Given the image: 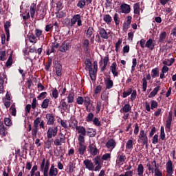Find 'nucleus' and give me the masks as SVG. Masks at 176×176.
<instances>
[{
    "label": "nucleus",
    "instance_id": "1",
    "mask_svg": "<svg viewBox=\"0 0 176 176\" xmlns=\"http://www.w3.org/2000/svg\"><path fill=\"white\" fill-rule=\"evenodd\" d=\"M50 168V171H49ZM40 171L43 172V176H57L58 169L54 167V164H52L50 167V160L43 158L40 165Z\"/></svg>",
    "mask_w": 176,
    "mask_h": 176
},
{
    "label": "nucleus",
    "instance_id": "2",
    "mask_svg": "<svg viewBox=\"0 0 176 176\" xmlns=\"http://www.w3.org/2000/svg\"><path fill=\"white\" fill-rule=\"evenodd\" d=\"M138 138V142H141L146 146V148H148V136L144 129L140 130Z\"/></svg>",
    "mask_w": 176,
    "mask_h": 176
},
{
    "label": "nucleus",
    "instance_id": "3",
    "mask_svg": "<svg viewBox=\"0 0 176 176\" xmlns=\"http://www.w3.org/2000/svg\"><path fill=\"white\" fill-rule=\"evenodd\" d=\"M36 14L38 17V20H43L46 16V10L41 5H38L36 8Z\"/></svg>",
    "mask_w": 176,
    "mask_h": 176
},
{
    "label": "nucleus",
    "instance_id": "4",
    "mask_svg": "<svg viewBox=\"0 0 176 176\" xmlns=\"http://www.w3.org/2000/svg\"><path fill=\"white\" fill-rule=\"evenodd\" d=\"M57 133H58V128L57 126L49 127L47 132V138H53V137L57 135Z\"/></svg>",
    "mask_w": 176,
    "mask_h": 176
},
{
    "label": "nucleus",
    "instance_id": "5",
    "mask_svg": "<svg viewBox=\"0 0 176 176\" xmlns=\"http://www.w3.org/2000/svg\"><path fill=\"white\" fill-rule=\"evenodd\" d=\"M167 174L166 176H174V168L173 167V161L170 160L166 162V167Z\"/></svg>",
    "mask_w": 176,
    "mask_h": 176
},
{
    "label": "nucleus",
    "instance_id": "6",
    "mask_svg": "<svg viewBox=\"0 0 176 176\" xmlns=\"http://www.w3.org/2000/svg\"><path fill=\"white\" fill-rule=\"evenodd\" d=\"M71 49V45L69 42L63 41L61 45L59 47V52L61 53H66Z\"/></svg>",
    "mask_w": 176,
    "mask_h": 176
},
{
    "label": "nucleus",
    "instance_id": "7",
    "mask_svg": "<svg viewBox=\"0 0 176 176\" xmlns=\"http://www.w3.org/2000/svg\"><path fill=\"white\" fill-rule=\"evenodd\" d=\"M88 151L92 156H96L98 153H100V151L97 148V146L94 144H91L88 146Z\"/></svg>",
    "mask_w": 176,
    "mask_h": 176
},
{
    "label": "nucleus",
    "instance_id": "8",
    "mask_svg": "<svg viewBox=\"0 0 176 176\" xmlns=\"http://www.w3.org/2000/svg\"><path fill=\"white\" fill-rule=\"evenodd\" d=\"M50 47H51L50 50V49L47 50V52H46L47 56H50L52 53H54V52H56V49H58L60 47V44L56 42H53L52 43V45Z\"/></svg>",
    "mask_w": 176,
    "mask_h": 176
},
{
    "label": "nucleus",
    "instance_id": "9",
    "mask_svg": "<svg viewBox=\"0 0 176 176\" xmlns=\"http://www.w3.org/2000/svg\"><path fill=\"white\" fill-rule=\"evenodd\" d=\"M83 164L85 166V168H87L89 171H94V163L89 159H86L83 161Z\"/></svg>",
    "mask_w": 176,
    "mask_h": 176
},
{
    "label": "nucleus",
    "instance_id": "10",
    "mask_svg": "<svg viewBox=\"0 0 176 176\" xmlns=\"http://www.w3.org/2000/svg\"><path fill=\"white\" fill-rule=\"evenodd\" d=\"M106 147L107 149H111L110 152H112V150L116 147V141L112 138L109 139L106 143Z\"/></svg>",
    "mask_w": 176,
    "mask_h": 176
},
{
    "label": "nucleus",
    "instance_id": "11",
    "mask_svg": "<svg viewBox=\"0 0 176 176\" xmlns=\"http://www.w3.org/2000/svg\"><path fill=\"white\" fill-rule=\"evenodd\" d=\"M55 71L57 76L61 77L63 75V65L56 62L55 63Z\"/></svg>",
    "mask_w": 176,
    "mask_h": 176
},
{
    "label": "nucleus",
    "instance_id": "12",
    "mask_svg": "<svg viewBox=\"0 0 176 176\" xmlns=\"http://www.w3.org/2000/svg\"><path fill=\"white\" fill-rule=\"evenodd\" d=\"M98 32L102 39H108V38H109L107 30H105L103 28L99 27Z\"/></svg>",
    "mask_w": 176,
    "mask_h": 176
},
{
    "label": "nucleus",
    "instance_id": "13",
    "mask_svg": "<svg viewBox=\"0 0 176 176\" xmlns=\"http://www.w3.org/2000/svg\"><path fill=\"white\" fill-rule=\"evenodd\" d=\"M46 119H47V124L48 126H52L54 124V122L56 121V119L54 118V115L47 113L46 114Z\"/></svg>",
    "mask_w": 176,
    "mask_h": 176
},
{
    "label": "nucleus",
    "instance_id": "14",
    "mask_svg": "<svg viewBox=\"0 0 176 176\" xmlns=\"http://www.w3.org/2000/svg\"><path fill=\"white\" fill-rule=\"evenodd\" d=\"M146 80H151V74H148L146 75V77H144L142 78V90L143 91H146V87H148V81Z\"/></svg>",
    "mask_w": 176,
    "mask_h": 176
},
{
    "label": "nucleus",
    "instance_id": "15",
    "mask_svg": "<svg viewBox=\"0 0 176 176\" xmlns=\"http://www.w3.org/2000/svg\"><path fill=\"white\" fill-rule=\"evenodd\" d=\"M121 13H124L125 14H129L131 12L130 5L123 3L120 6Z\"/></svg>",
    "mask_w": 176,
    "mask_h": 176
},
{
    "label": "nucleus",
    "instance_id": "16",
    "mask_svg": "<svg viewBox=\"0 0 176 176\" xmlns=\"http://www.w3.org/2000/svg\"><path fill=\"white\" fill-rule=\"evenodd\" d=\"M111 71L114 77L119 76V72H118V65L116 64V62H114L111 64Z\"/></svg>",
    "mask_w": 176,
    "mask_h": 176
},
{
    "label": "nucleus",
    "instance_id": "17",
    "mask_svg": "<svg viewBox=\"0 0 176 176\" xmlns=\"http://www.w3.org/2000/svg\"><path fill=\"white\" fill-rule=\"evenodd\" d=\"M56 146H61L63 144H65V135H62V137L60 139H56L54 142Z\"/></svg>",
    "mask_w": 176,
    "mask_h": 176
},
{
    "label": "nucleus",
    "instance_id": "18",
    "mask_svg": "<svg viewBox=\"0 0 176 176\" xmlns=\"http://www.w3.org/2000/svg\"><path fill=\"white\" fill-rule=\"evenodd\" d=\"M60 102L63 111H64L65 112H69V108L71 107V104L69 105L68 103L65 102V99H62Z\"/></svg>",
    "mask_w": 176,
    "mask_h": 176
},
{
    "label": "nucleus",
    "instance_id": "19",
    "mask_svg": "<svg viewBox=\"0 0 176 176\" xmlns=\"http://www.w3.org/2000/svg\"><path fill=\"white\" fill-rule=\"evenodd\" d=\"M116 162L118 163V164H120V163H124V162H126V155L124 153L120 154L118 153Z\"/></svg>",
    "mask_w": 176,
    "mask_h": 176
},
{
    "label": "nucleus",
    "instance_id": "20",
    "mask_svg": "<svg viewBox=\"0 0 176 176\" xmlns=\"http://www.w3.org/2000/svg\"><path fill=\"white\" fill-rule=\"evenodd\" d=\"M97 135V131H96V129L93 128H89L87 131V135L90 138H93L94 137H96Z\"/></svg>",
    "mask_w": 176,
    "mask_h": 176
},
{
    "label": "nucleus",
    "instance_id": "21",
    "mask_svg": "<svg viewBox=\"0 0 176 176\" xmlns=\"http://www.w3.org/2000/svg\"><path fill=\"white\" fill-rule=\"evenodd\" d=\"M86 149H87L86 145L80 144L78 149L79 155H80V156H83V155H85V153H86Z\"/></svg>",
    "mask_w": 176,
    "mask_h": 176
},
{
    "label": "nucleus",
    "instance_id": "22",
    "mask_svg": "<svg viewBox=\"0 0 176 176\" xmlns=\"http://www.w3.org/2000/svg\"><path fill=\"white\" fill-rule=\"evenodd\" d=\"M131 20H133V17L131 16H128L126 22H124L123 24V28L124 30H129V28H130V25L131 24Z\"/></svg>",
    "mask_w": 176,
    "mask_h": 176
},
{
    "label": "nucleus",
    "instance_id": "23",
    "mask_svg": "<svg viewBox=\"0 0 176 176\" xmlns=\"http://www.w3.org/2000/svg\"><path fill=\"white\" fill-rule=\"evenodd\" d=\"M80 135H87L86 128L83 126H78L76 129Z\"/></svg>",
    "mask_w": 176,
    "mask_h": 176
},
{
    "label": "nucleus",
    "instance_id": "24",
    "mask_svg": "<svg viewBox=\"0 0 176 176\" xmlns=\"http://www.w3.org/2000/svg\"><path fill=\"white\" fill-rule=\"evenodd\" d=\"M69 126L72 127V129H77L79 126H78V120H76L74 118H71V120L69 121Z\"/></svg>",
    "mask_w": 176,
    "mask_h": 176
},
{
    "label": "nucleus",
    "instance_id": "25",
    "mask_svg": "<svg viewBox=\"0 0 176 176\" xmlns=\"http://www.w3.org/2000/svg\"><path fill=\"white\" fill-rule=\"evenodd\" d=\"M146 47H148V49H150L151 50H153L155 49V44H153V40L152 38H149L145 45Z\"/></svg>",
    "mask_w": 176,
    "mask_h": 176
},
{
    "label": "nucleus",
    "instance_id": "26",
    "mask_svg": "<svg viewBox=\"0 0 176 176\" xmlns=\"http://www.w3.org/2000/svg\"><path fill=\"white\" fill-rule=\"evenodd\" d=\"M79 17H80V14H77L73 16V18L70 21L71 27L75 25L76 23H78V20H79Z\"/></svg>",
    "mask_w": 176,
    "mask_h": 176
},
{
    "label": "nucleus",
    "instance_id": "27",
    "mask_svg": "<svg viewBox=\"0 0 176 176\" xmlns=\"http://www.w3.org/2000/svg\"><path fill=\"white\" fill-rule=\"evenodd\" d=\"M87 69H89V74L91 80H96L95 74H96V72H97V71L94 70V69H93V67H91L90 68H88Z\"/></svg>",
    "mask_w": 176,
    "mask_h": 176
},
{
    "label": "nucleus",
    "instance_id": "28",
    "mask_svg": "<svg viewBox=\"0 0 176 176\" xmlns=\"http://www.w3.org/2000/svg\"><path fill=\"white\" fill-rule=\"evenodd\" d=\"M105 86L107 90H109L113 87V81L111 80V78H108L107 80L105 81Z\"/></svg>",
    "mask_w": 176,
    "mask_h": 176
},
{
    "label": "nucleus",
    "instance_id": "29",
    "mask_svg": "<svg viewBox=\"0 0 176 176\" xmlns=\"http://www.w3.org/2000/svg\"><path fill=\"white\" fill-rule=\"evenodd\" d=\"M166 36H167V33L166 32H161L160 34L158 42H160V43H164Z\"/></svg>",
    "mask_w": 176,
    "mask_h": 176
},
{
    "label": "nucleus",
    "instance_id": "30",
    "mask_svg": "<svg viewBox=\"0 0 176 176\" xmlns=\"http://www.w3.org/2000/svg\"><path fill=\"white\" fill-rule=\"evenodd\" d=\"M160 90V86H157L155 88H154L153 91H151L150 93V94L148 95L149 98H152L155 97V96H156V94H157V93Z\"/></svg>",
    "mask_w": 176,
    "mask_h": 176
},
{
    "label": "nucleus",
    "instance_id": "31",
    "mask_svg": "<svg viewBox=\"0 0 176 176\" xmlns=\"http://www.w3.org/2000/svg\"><path fill=\"white\" fill-rule=\"evenodd\" d=\"M103 21L104 23H106V24H111V23H112V16L108 14H104L103 16Z\"/></svg>",
    "mask_w": 176,
    "mask_h": 176
},
{
    "label": "nucleus",
    "instance_id": "32",
    "mask_svg": "<svg viewBox=\"0 0 176 176\" xmlns=\"http://www.w3.org/2000/svg\"><path fill=\"white\" fill-rule=\"evenodd\" d=\"M28 38L30 42V43H36L38 41V38L35 36L34 34H30L28 35Z\"/></svg>",
    "mask_w": 176,
    "mask_h": 176
},
{
    "label": "nucleus",
    "instance_id": "33",
    "mask_svg": "<svg viewBox=\"0 0 176 176\" xmlns=\"http://www.w3.org/2000/svg\"><path fill=\"white\" fill-rule=\"evenodd\" d=\"M12 64H13V51H12V52L6 63V66L12 67Z\"/></svg>",
    "mask_w": 176,
    "mask_h": 176
},
{
    "label": "nucleus",
    "instance_id": "34",
    "mask_svg": "<svg viewBox=\"0 0 176 176\" xmlns=\"http://www.w3.org/2000/svg\"><path fill=\"white\" fill-rule=\"evenodd\" d=\"M75 94L74 92L71 91L69 92L68 96H67V102L69 104H72L74 102V100H75Z\"/></svg>",
    "mask_w": 176,
    "mask_h": 176
},
{
    "label": "nucleus",
    "instance_id": "35",
    "mask_svg": "<svg viewBox=\"0 0 176 176\" xmlns=\"http://www.w3.org/2000/svg\"><path fill=\"white\" fill-rule=\"evenodd\" d=\"M49 102H50V100H49V98H45L41 104V108L43 109L49 108Z\"/></svg>",
    "mask_w": 176,
    "mask_h": 176
},
{
    "label": "nucleus",
    "instance_id": "36",
    "mask_svg": "<svg viewBox=\"0 0 176 176\" xmlns=\"http://www.w3.org/2000/svg\"><path fill=\"white\" fill-rule=\"evenodd\" d=\"M52 144H53V138H47V140L45 142V145L47 149H50V148H52Z\"/></svg>",
    "mask_w": 176,
    "mask_h": 176
},
{
    "label": "nucleus",
    "instance_id": "37",
    "mask_svg": "<svg viewBox=\"0 0 176 176\" xmlns=\"http://www.w3.org/2000/svg\"><path fill=\"white\" fill-rule=\"evenodd\" d=\"M94 34V28L93 27H89L87 30L86 37L91 38V36Z\"/></svg>",
    "mask_w": 176,
    "mask_h": 176
},
{
    "label": "nucleus",
    "instance_id": "38",
    "mask_svg": "<svg viewBox=\"0 0 176 176\" xmlns=\"http://www.w3.org/2000/svg\"><path fill=\"white\" fill-rule=\"evenodd\" d=\"M89 45H90V42L89 41V39H85L82 43V47L85 52L89 51Z\"/></svg>",
    "mask_w": 176,
    "mask_h": 176
},
{
    "label": "nucleus",
    "instance_id": "39",
    "mask_svg": "<svg viewBox=\"0 0 176 176\" xmlns=\"http://www.w3.org/2000/svg\"><path fill=\"white\" fill-rule=\"evenodd\" d=\"M140 3H135L133 5V12H134V14L140 15Z\"/></svg>",
    "mask_w": 176,
    "mask_h": 176
},
{
    "label": "nucleus",
    "instance_id": "40",
    "mask_svg": "<svg viewBox=\"0 0 176 176\" xmlns=\"http://www.w3.org/2000/svg\"><path fill=\"white\" fill-rule=\"evenodd\" d=\"M35 12H36V6L32 3L30 6V14L32 19H34V16H35Z\"/></svg>",
    "mask_w": 176,
    "mask_h": 176
},
{
    "label": "nucleus",
    "instance_id": "41",
    "mask_svg": "<svg viewBox=\"0 0 176 176\" xmlns=\"http://www.w3.org/2000/svg\"><path fill=\"white\" fill-rule=\"evenodd\" d=\"M92 160H93L95 166L98 165V164H101V163L102 162V160H101V155H97Z\"/></svg>",
    "mask_w": 176,
    "mask_h": 176
},
{
    "label": "nucleus",
    "instance_id": "42",
    "mask_svg": "<svg viewBox=\"0 0 176 176\" xmlns=\"http://www.w3.org/2000/svg\"><path fill=\"white\" fill-rule=\"evenodd\" d=\"M94 120V114L93 113H88L87 116L85 118L86 122L88 123H91L93 120Z\"/></svg>",
    "mask_w": 176,
    "mask_h": 176
},
{
    "label": "nucleus",
    "instance_id": "43",
    "mask_svg": "<svg viewBox=\"0 0 176 176\" xmlns=\"http://www.w3.org/2000/svg\"><path fill=\"white\" fill-rule=\"evenodd\" d=\"M122 111L125 113L130 112V111H131V105H130V104L129 103L124 104V107H122Z\"/></svg>",
    "mask_w": 176,
    "mask_h": 176
},
{
    "label": "nucleus",
    "instance_id": "44",
    "mask_svg": "<svg viewBox=\"0 0 176 176\" xmlns=\"http://www.w3.org/2000/svg\"><path fill=\"white\" fill-rule=\"evenodd\" d=\"M151 76L153 78H157V76H159V69L157 67H155V68L152 69Z\"/></svg>",
    "mask_w": 176,
    "mask_h": 176
},
{
    "label": "nucleus",
    "instance_id": "45",
    "mask_svg": "<svg viewBox=\"0 0 176 176\" xmlns=\"http://www.w3.org/2000/svg\"><path fill=\"white\" fill-rule=\"evenodd\" d=\"M144 175V165L140 164L138 166V175Z\"/></svg>",
    "mask_w": 176,
    "mask_h": 176
},
{
    "label": "nucleus",
    "instance_id": "46",
    "mask_svg": "<svg viewBox=\"0 0 176 176\" xmlns=\"http://www.w3.org/2000/svg\"><path fill=\"white\" fill-rule=\"evenodd\" d=\"M12 24L10 23V21H6L4 24V30L6 32H10V30L9 28H10Z\"/></svg>",
    "mask_w": 176,
    "mask_h": 176
},
{
    "label": "nucleus",
    "instance_id": "47",
    "mask_svg": "<svg viewBox=\"0 0 176 176\" xmlns=\"http://www.w3.org/2000/svg\"><path fill=\"white\" fill-rule=\"evenodd\" d=\"M131 93H133L132 88H129L126 91H124L122 94L123 98H126V97H129V96H130V94H131Z\"/></svg>",
    "mask_w": 176,
    "mask_h": 176
},
{
    "label": "nucleus",
    "instance_id": "48",
    "mask_svg": "<svg viewBox=\"0 0 176 176\" xmlns=\"http://www.w3.org/2000/svg\"><path fill=\"white\" fill-rule=\"evenodd\" d=\"M5 79H6V80H8V76H6V74L3 73L0 76V85H3V83H5Z\"/></svg>",
    "mask_w": 176,
    "mask_h": 176
},
{
    "label": "nucleus",
    "instance_id": "49",
    "mask_svg": "<svg viewBox=\"0 0 176 176\" xmlns=\"http://www.w3.org/2000/svg\"><path fill=\"white\" fill-rule=\"evenodd\" d=\"M85 5H86V0H80L77 3V6L78 8H80V9H83Z\"/></svg>",
    "mask_w": 176,
    "mask_h": 176
},
{
    "label": "nucleus",
    "instance_id": "50",
    "mask_svg": "<svg viewBox=\"0 0 176 176\" xmlns=\"http://www.w3.org/2000/svg\"><path fill=\"white\" fill-rule=\"evenodd\" d=\"M135 67H137V58H133L132 60V66H131V72L133 73L134 71H135Z\"/></svg>",
    "mask_w": 176,
    "mask_h": 176
},
{
    "label": "nucleus",
    "instance_id": "51",
    "mask_svg": "<svg viewBox=\"0 0 176 176\" xmlns=\"http://www.w3.org/2000/svg\"><path fill=\"white\" fill-rule=\"evenodd\" d=\"M67 13L65 12V10L58 12L56 13V16L58 17V19H63V17H65Z\"/></svg>",
    "mask_w": 176,
    "mask_h": 176
},
{
    "label": "nucleus",
    "instance_id": "52",
    "mask_svg": "<svg viewBox=\"0 0 176 176\" xmlns=\"http://www.w3.org/2000/svg\"><path fill=\"white\" fill-rule=\"evenodd\" d=\"M133 140H129L126 144V149H133Z\"/></svg>",
    "mask_w": 176,
    "mask_h": 176
},
{
    "label": "nucleus",
    "instance_id": "53",
    "mask_svg": "<svg viewBox=\"0 0 176 176\" xmlns=\"http://www.w3.org/2000/svg\"><path fill=\"white\" fill-rule=\"evenodd\" d=\"M0 60L5 61L6 60V51L0 50Z\"/></svg>",
    "mask_w": 176,
    "mask_h": 176
},
{
    "label": "nucleus",
    "instance_id": "54",
    "mask_svg": "<svg viewBox=\"0 0 176 176\" xmlns=\"http://www.w3.org/2000/svg\"><path fill=\"white\" fill-rule=\"evenodd\" d=\"M113 20L116 25H119V23H120V20H119V14L118 13L114 14Z\"/></svg>",
    "mask_w": 176,
    "mask_h": 176
},
{
    "label": "nucleus",
    "instance_id": "55",
    "mask_svg": "<svg viewBox=\"0 0 176 176\" xmlns=\"http://www.w3.org/2000/svg\"><path fill=\"white\" fill-rule=\"evenodd\" d=\"M102 105V102L101 100H98L96 103V113H100V111H101V107Z\"/></svg>",
    "mask_w": 176,
    "mask_h": 176
},
{
    "label": "nucleus",
    "instance_id": "56",
    "mask_svg": "<svg viewBox=\"0 0 176 176\" xmlns=\"http://www.w3.org/2000/svg\"><path fill=\"white\" fill-rule=\"evenodd\" d=\"M4 124H6V126H8V127H10V126H12V120L10 119V118H4Z\"/></svg>",
    "mask_w": 176,
    "mask_h": 176
},
{
    "label": "nucleus",
    "instance_id": "57",
    "mask_svg": "<svg viewBox=\"0 0 176 176\" xmlns=\"http://www.w3.org/2000/svg\"><path fill=\"white\" fill-rule=\"evenodd\" d=\"M85 107L87 109L90 106V98L88 96L85 97L84 100Z\"/></svg>",
    "mask_w": 176,
    "mask_h": 176
},
{
    "label": "nucleus",
    "instance_id": "58",
    "mask_svg": "<svg viewBox=\"0 0 176 176\" xmlns=\"http://www.w3.org/2000/svg\"><path fill=\"white\" fill-rule=\"evenodd\" d=\"M42 121V119H41V118L38 117L36 118V120L34 121L33 124H34V127H39V124L41 123V122Z\"/></svg>",
    "mask_w": 176,
    "mask_h": 176
},
{
    "label": "nucleus",
    "instance_id": "59",
    "mask_svg": "<svg viewBox=\"0 0 176 176\" xmlns=\"http://www.w3.org/2000/svg\"><path fill=\"white\" fill-rule=\"evenodd\" d=\"M123 41L122 38H119L118 42L116 43V52L118 53L119 52V47H120V45H122V43Z\"/></svg>",
    "mask_w": 176,
    "mask_h": 176
},
{
    "label": "nucleus",
    "instance_id": "60",
    "mask_svg": "<svg viewBox=\"0 0 176 176\" xmlns=\"http://www.w3.org/2000/svg\"><path fill=\"white\" fill-rule=\"evenodd\" d=\"M92 122H93V123L95 126H101V122L100 121V120L97 117H95L94 118V120H92Z\"/></svg>",
    "mask_w": 176,
    "mask_h": 176
},
{
    "label": "nucleus",
    "instance_id": "61",
    "mask_svg": "<svg viewBox=\"0 0 176 176\" xmlns=\"http://www.w3.org/2000/svg\"><path fill=\"white\" fill-rule=\"evenodd\" d=\"M38 130L39 129L37 126H34V129L32 130V135L33 138H35V137H36Z\"/></svg>",
    "mask_w": 176,
    "mask_h": 176
},
{
    "label": "nucleus",
    "instance_id": "62",
    "mask_svg": "<svg viewBox=\"0 0 176 176\" xmlns=\"http://www.w3.org/2000/svg\"><path fill=\"white\" fill-rule=\"evenodd\" d=\"M0 135L1 137H6L8 135V131L6 128H0Z\"/></svg>",
    "mask_w": 176,
    "mask_h": 176
},
{
    "label": "nucleus",
    "instance_id": "63",
    "mask_svg": "<svg viewBox=\"0 0 176 176\" xmlns=\"http://www.w3.org/2000/svg\"><path fill=\"white\" fill-rule=\"evenodd\" d=\"M47 96V92H42L39 94L38 96H37L38 100H43L44 98H46V96Z\"/></svg>",
    "mask_w": 176,
    "mask_h": 176
},
{
    "label": "nucleus",
    "instance_id": "64",
    "mask_svg": "<svg viewBox=\"0 0 176 176\" xmlns=\"http://www.w3.org/2000/svg\"><path fill=\"white\" fill-rule=\"evenodd\" d=\"M85 64L86 65V68H91V61L90 60L89 58H86L85 60Z\"/></svg>",
    "mask_w": 176,
    "mask_h": 176
}]
</instances>
